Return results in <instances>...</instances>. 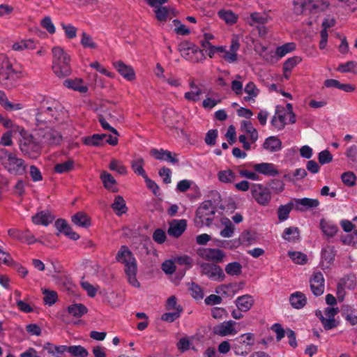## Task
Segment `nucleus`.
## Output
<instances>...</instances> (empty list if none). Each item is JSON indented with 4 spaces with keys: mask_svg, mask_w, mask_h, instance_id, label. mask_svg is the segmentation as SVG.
<instances>
[{
    "mask_svg": "<svg viewBox=\"0 0 357 357\" xmlns=\"http://www.w3.org/2000/svg\"><path fill=\"white\" fill-rule=\"evenodd\" d=\"M116 260L124 265V272L128 282L135 287H139L140 284L136 278L137 273V260L127 246H121L116 253Z\"/></svg>",
    "mask_w": 357,
    "mask_h": 357,
    "instance_id": "1",
    "label": "nucleus"
},
{
    "mask_svg": "<svg viewBox=\"0 0 357 357\" xmlns=\"http://www.w3.org/2000/svg\"><path fill=\"white\" fill-rule=\"evenodd\" d=\"M52 52L53 55L52 70L54 74L60 78L70 75V56L59 46L54 47Z\"/></svg>",
    "mask_w": 357,
    "mask_h": 357,
    "instance_id": "2",
    "label": "nucleus"
},
{
    "mask_svg": "<svg viewBox=\"0 0 357 357\" xmlns=\"http://www.w3.org/2000/svg\"><path fill=\"white\" fill-rule=\"evenodd\" d=\"M216 206L212 201L206 200L197 208L195 218V224L197 227L204 225L210 226L214 219Z\"/></svg>",
    "mask_w": 357,
    "mask_h": 357,
    "instance_id": "3",
    "label": "nucleus"
},
{
    "mask_svg": "<svg viewBox=\"0 0 357 357\" xmlns=\"http://www.w3.org/2000/svg\"><path fill=\"white\" fill-rule=\"evenodd\" d=\"M43 147L36 133L23 136L20 141V149L25 155L32 159H36L42 153Z\"/></svg>",
    "mask_w": 357,
    "mask_h": 357,
    "instance_id": "4",
    "label": "nucleus"
},
{
    "mask_svg": "<svg viewBox=\"0 0 357 357\" xmlns=\"http://www.w3.org/2000/svg\"><path fill=\"white\" fill-rule=\"evenodd\" d=\"M328 4L321 1L311 0H294V12L296 15L317 14L327 9Z\"/></svg>",
    "mask_w": 357,
    "mask_h": 357,
    "instance_id": "5",
    "label": "nucleus"
},
{
    "mask_svg": "<svg viewBox=\"0 0 357 357\" xmlns=\"http://www.w3.org/2000/svg\"><path fill=\"white\" fill-rule=\"evenodd\" d=\"M35 133L43 148L56 146L63 142L61 133L52 127L40 128Z\"/></svg>",
    "mask_w": 357,
    "mask_h": 357,
    "instance_id": "6",
    "label": "nucleus"
},
{
    "mask_svg": "<svg viewBox=\"0 0 357 357\" xmlns=\"http://www.w3.org/2000/svg\"><path fill=\"white\" fill-rule=\"evenodd\" d=\"M15 71L8 59L3 54L0 55V85L10 88L14 84Z\"/></svg>",
    "mask_w": 357,
    "mask_h": 357,
    "instance_id": "7",
    "label": "nucleus"
},
{
    "mask_svg": "<svg viewBox=\"0 0 357 357\" xmlns=\"http://www.w3.org/2000/svg\"><path fill=\"white\" fill-rule=\"evenodd\" d=\"M254 343V334L248 333L237 337L231 345V349L236 355L245 356L251 351Z\"/></svg>",
    "mask_w": 357,
    "mask_h": 357,
    "instance_id": "8",
    "label": "nucleus"
},
{
    "mask_svg": "<svg viewBox=\"0 0 357 357\" xmlns=\"http://www.w3.org/2000/svg\"><path fill=\"white\" fill-rule=\"evenodd\" d=\"M178 50L186 60L199 63L205 59L203 50H199L197 47L188 42L181 43L178 45Z\"/></svg>",
    "mask_w": 357,
    "mask_h": 357,
    "instance_id": "9",
    "label": "nucleus"
},
{
    "mask_svg": "<svg viewBox=\"0 0 357 357\" xmlns=\"http://www.w3.org/2000/svg\"><path fill=\"white\" fill-rule=\"evenodd\" d=\"M250 192L254 199L261 206L268 205L271 200L270 189L261 184H253L251 186Z\"/></svg>",
    "mask_w": 357,
    "mask_h": 357,
    "instance_id": "10",
    "label": "nucleus"
},
{
    "mask_svg": "<svg viewBox=\"0 0 357 357\" xmlns=\"http://www.w3.org/2000/svg\"><path fill=\"white\" fill-rule=\"evenodd\" d=\"M201 268V273L206 275L209 279L221 282L225 278V275L220 266L215 264H209L206 262L198 263Z\"/></svg>",
    "mask_w": 357,
    "mask_h": 357,
    "instance_id": "11",
    "label": "nucleus"
},
{
    "mask_svg": "<svg viewBox=\"0 0 357 357\" xmlns=\"http://www.w3.org/2000/svg\"><path fill=\"white\" fill-rule=\"evenodd\" d=\"M357 285L356 278L354 275H348L341 278L337 287V296L340 301H343L345 296V289L354 290Z\"/></svg>",
    "mask_w": 357,
    "mask_h": 357,
    "instance_id": "12",
    "label": "nucleus"
},
{
    "mask_svg": "<svg viewBox=\"0 0 357 357\" xmlns=\"http://www.w3.org/2000/svg\"><path fill=\"white\" fill-rule=\"evenodd\" d=\"M3 166L10 174L15 175H22L26 171L24 160L14 154L7 161L3 162Z\"/></svg>",
    "mask_w": 357,
    "mask_h": 357,
    "instance_id": "13",
    "label": "nucleus"
},
{
    "mask_svg": "<svg viewBox=\"0 0 357 357\" xmlns=\"http://www.w3.org/2000/svg\"><path fill=\"white\" fill-rule=\"evenodd\" d=\"M197 255L204 260L219 263L223 261L225 253L220 249L200 248L197 250Z\"/></svg>",
    "mask_w": 357,
    "mask_h": 357,
    "instance_id": "14",
    "label": "nucleus"
},
{
    "mask_svg": "<svg viewBox=\"0 0 357 357\" xmlns=\"http://www.w3.org/2000/svg\"><path fill=\"white\" fill-rule=\"evenodd\" d=\"M271 20L272 17L266 12H254L245 18V21L248 24L255 27L260 25H264L268 23Z\"/></svg>",
    "mask_w": 357,
    "mask_h": 357,
    "instance_id": "15",
    "label": "nucleus"
},
{
    "mask_svg": "<svg viewBox=\"0 0 357 357\" xmlns=\"http://www.w3.org/2000/svg\"><path fill=\"white\" fill-rule=\"evenodd\" d=\"M236 322L231 320L224 321L213 327V333L215 335L225 337L230 335H236L237 331L235 329Z\"/></svg>",
    "mask_w": 357,
    "mask_h": 357,
    "instance_id": "16",
    "label": "nucleus"
},
{
    "mask_svg": "<svg viewBox=\"0 0 357 357\" xmlns=\"http://www.w3.org/2000/svg\"><path fill=\"white\" fill-rule=\"evenodd\" d=\"M310 282V289L314 296H319L323 294L324 291V278L321 272L314 273Z\"/></svg>",
    "mask_w": 357,
    "mask_h": 357,
    "instance_id": "17",
    "label": "nucleus"
},
{
    "mask_svg": "<svg viewBox=\"0 0 357 357\" xmlns=\"http://www.w3.org/2000/svg\"><path fill=\"white\" fill-rule=\"evenodd\" d=\"M294 202L295 209L300 211L316 208L319 205V202L317 199H294Z\"/></svg>",
    "mask_w": 357,
    "mask_h": 357,
    "instance_id": "18",
    "label": "nucleus"
},
{
    "mask_svg": "<svg viewBox=\"0 0 357 357\" xmlns=\"http://www.w3.org/2000/svg\"><path fill=\"white\" fill-rule=\"evenodd\" d=\"M187 222L185 220H174L169 223L167 233L175 238L179 237L185 230Z\"/></svg>",
    "mask_w": 357,
    "mask_h": 357,
    "instance_id": "19",
    "label": "nucleus"
},
{
    "mask_svg": "<svg viewBox=\"0 0 357 357\" xmlns=\"http://www.w3.org/2000/svg\"><path fill=\"white\" fill-rule=\"evenodd\" d=\"M114 66L126 79L132 81L135 79V73L132 66L126 65L121 61L114 63Z\"/></svg>",
    "mask_w": 357,
    "mask_h": 357,
    "instance_id": "20",
    "label": "nucleus"
},
{
    "mask_svg": "<svg viewBox=\"0 0 357 357\" xmlns=\"http://www.w3.org/2000/svg\"><path fill=\"white\" fill-rule=\"evenodd\" d=\"M240 47L238 40L233 38L231 42L229 50H227L222 56L223 59L229 63H234L238 60L237 51Z\"/></svg>",
    "mask_w": 357,
    "mask_h": 357,
    "instance_id": "21",
    "label": "nucleus"
},
{
    "mask_svg": "<svg viewBox=\"0 0 357 357\" xmlns=\"http://www.w3.org/2000/svg\"><path fill=\"white\" fill-rule=\"evenodd\" d=\"M285 115L284 109L282 107H277L275 115L271 121L272 126L279 130H282L286 125Z\"/></svg>",
    "mask_w": 357,
    "mask_h": 357,
    "instance_id": "22",
    "label": "nucleus"
},
{
    "mask_svg": "<svg viewBox=\"0 0 357 357\" xmlns=\"http://www.w3.org/2000/svg\"><path fill=\"white\" fill-rule=\"evenodd\" d=\"M252 167L255 171L266 176H273L278 174V171L275 169V165L272 163L262 162L254 164Z\"/></svg>",
    "mask_w": 357,
    "mask_h": 357,
    "instance_id": "23",
    "label": "nucleus"
},
{
    "mask_svg": "<svg viewBox=\"0 0 357 357\" xmlns=\"http://www.w3.org/2000/svg\"><path fill=\"white\" fill-rule=\"evenodd\" d=\"M54 218L48 211H42L32 217V221L36 225L47 226L54 220Z\"/></svg>",
    "mask_w": 357,
    "mask_h": 357,
    "instance_id": "24",
    "label": "nucleus"
},
{
    "mask_svg": "<svg viewBox=\"0 0 357 357\" xmlns=\"http://www.w3.org/2000/svg\"><path fill=\"white\" fill-rule=\"evenodd\" d=\"M189 86L191 91L185 93L184 98L190 102H197L199 100V96L202 94V90L196 84L195 79L189 80Z\"/></svg>",
    "mask_w": 357,
    "mask_h": 357,
    "instance_id": "25",
    "label": "nucleus"
},
{
    "mask_svg": "<svg viewBox=\"0 0 357 357\" xmlns=\"http://www.w3.org/2000/svg\"><path fill=\"white\" fill-rule=\"evenodd\" d=\"M342 317L351 326L357 325V310L349 305H343L341 307Z\"/></svg>",
    "mask_w": 357,
    "mask_h": 357,
    "instance_id": "26",
    "label": "nucleus"
},
{
    "mask_svg": "<svg viewBox=\"0 0 357 357\" xmlns=\"http://www.w3.org/2000/svg\"><path fill=\"white\" fill-rule=\"evenodd\" d=\"M235 304L238 310L247 312L252 307L254 299L252 296L245 294L238 297L235 301Z\"/></svg>",
    "mask_w": 357,
    "mask_h": 357,
    "instance_id": "27",
    "label": "nucleus"
},
{
    "mask_svg": "<svg viewBox=\"0 0 357 357\" xmlns=\"http://www.w3.org/2000/svg\"><path fill=\"white\" fill-rule=\"evenodd\" d=\"M179 119L180 116L174 109L169 108L165 110L164 121L168 127L177 130L176 125L179 122Z\"/></svg>",
    "mask_w": 357,
    "mask_h": 357,
    "instance_id": "28",
    "label": "nucleus"
},
{
    "mask_svg": "<svg viewBox=\"0 0 357 357\" xmlns=\"http://www.w3.org/2000/svg\"><path fill=\"white\" fill-rule=\"evenodd\" d=\"M289 301L293 307L301 309L305 305L307 300L304 294L296 291L290 296Z\"/></svg>",
    "mask_w": 357,
    "mask_h": 357,
    "instance_id": "29",
    "label": "nucleus"
},
{
    "mask_svg": "<svg viewBox=\"0 0 357 357\" xmlns=\"http://www.w3.org/2000/svg\"><path fill=\"white\" fill-rule=\"evenodd\" d=\"M64 85L69 89H72L80 93H86L88 91V87L83 84V80L82 79H66L64 82Z\"/></svg>",
    "mask_w": 357,
    "mask_h": 357,
    "instance_id": "30",
    "label": "nucleus"
},
{
    "mask_svg": "<svg viewBox=\"0 0 357 357\" xmlns=\"http://www.w3.org/2000/svg\"><path fill=\"white\" fill-rule=\"evenodd\" d=\"M112 208L119 216L123 213H126L128 208L126 204V202L122 196L118 195L115 197L113 204L111 206Z\"/></svg>",
    "mask_w": 357,
    "mask_h": 357,
    "instance_id": "31",
    "label": "nucleus"
},
{
    "mask_svg": "<svg viewBox=\"0 0 357 357\" xmlns=\"http://www.w3.org/2000/svg\"><path fill=\"white\" fill-rule=\"evenodd\" d=\"M71 220L75 225L79 227L87 228L91 225L89 218L83 212H78L73 215Z\"/></svg>",
    "mask_w": 357,
    "mask_h": 357,
    "instance_id": "32",
    "label": "nucleus"
},
{
    "mask_svg": "<svg viewBox=\"0 0 357 357\" xmlns=\"http://www.w3.org/2000/svg\"><path fill=\"white\" fill-rule=\"evenodd\" d=\"M320 227L323 233L328 237L334 236L338 231V227L336 225L324 220L320 221Z\"/></svg>",
    "mask_w": 357,
    "mask_h": 357,
    "instance_id": "33",
    "label": "nucleus"
},
{
    "mask_svg": "<svg viewBox=\"0 0 357 357\" xmlns=\"http://www.w3.org/2000/svg\"><path fill=\"white\" fill-rule=\"evenodd\" d=\"M281 147L282 142L276 137H269L264 143V148L271 152H276L280 150Z\"/></svg>",
    "mask_w": 357,
    "mask_h": 357,
    "instance_id": "34",
    "label": "nucleus"
},
{
    "mask_svg": "<svg viewBox=\"0 0 357 357\" xmlns=\"http://www.w3.org/2000/svg\"><path fill=\"white\" fill-rule=\"evenodd\" d=\"M144 160L142 157H137L130 162V166L132 171L136 174L144 177L146 175V173L144 169Z\"/></svg>",
    "mask_w": 357,
    "mask_h": 357,
    "instance_id": "35",
    "label": "nucleus"
},
{
    "mask_svg": "<svg viewBox=\"0 0 357 357\" xmlns=\"http://www.w3.org/2000/svg\"><path fill=\"white\" fill-rule=\"evenodd\" d=\"M0 105L6 110H20L23 108L20 103L13 104L7 98L6 93L0 91Z\"/></svg>",
    "mask_w": 357,
    "mask_h": 357,
    "instance_id": "36",
    "label": "nucleus"
},
{
    "mask_svg": "<svg viewBox=\"0 0 357 357\" xmlns=\"http://www.w3.org/2000/svg\"><path fill=\"white\" fill-rule=\"evenodd\" d=\"M67 310L70 314L75 317H81L87 312V308L82 303H75L68 307Z\"/></svg>",
    "mask_w": 357,
    "mask_h": 357,
    "instance_id": "37",
    "label": "nucleus"
},
{
    "mask_svg": "<svg viewBox=\"0 0 357 357\" xmlns=\"http://www.w3.org/2000/svg\"><path fill=\"white\" fill-rule=\"evenodd\" d=\"M255 241L253 235L249 231H244L241 233L238 239L234 240L233 246H240L241 244L250 245Z\"/></svg>",
    "mask_w": 357,
    "mask_h": 357,
    "instance_id": "38",
    "label": "nucleus"
},
{
    "mask_svg": "<svg viewBox=\"0 0 357 357\" xmlns=\"http://www.w3.org/2000/svg\"><path fill=\"white\" fill-rule=\"evenodd\" d=\"M100 178L105 188L110 190L113 192H117V188L114 187V185L116 183V180L110 174L107 172H103L101 174Z\"/></svg>",
    "mask_w": 357,
    "mask_h": 357,
    "instance_id": "39",
    "label": "nucleus"
},
{
    "mask_svg": "<svg viewBox=\"0 0 357 357\" xmlns=\"http://www.w3.org/2000/svg\"><path fill=\"white\" fill-rule=\"evenodd\" d=\"M49 112L46 109L38 111L36 114V125L40 128L45 126L47 123H51L48 117Z\"/></svg>",
    "mask_w": 357,
    "mask_h": 357,
    "instance_id": "40",
    "label": "nucleus"
},
{
    "mask_svg": "<svg viewBox=\"0 0 357 357\" xmlns=\"http://www.w3.org/2000/svg\"><path fill=\"white\" fill-rule=\"evenodd\" d=\"M74 160L69 159L66 162L58 163L54 166V171L59 174L68 173L74 169Z\"/></svg>",
    "mask_w": 357,
    "mask_h": 357,
    "instance_id": "41",
    "label": "nucleus"
},
{
    "mask_svg": "<svg viewBox=\"0 0 357 357\" xmlns=\"http://www.w3.org/2000/svg\"><path fill=\"white\" fill-rule=\"evenodd\" d=\"M293 207H294V200L286 205L280 206L278 210V219L280 221L286 220Z\"/></svg>",
    "mask_w": 357,
    "mask_h": 357,
    "instance_id": "42",
    "label": "nucleus"
},
{
    "mask_svg": "<svg viewBox=\"0 0 357 357\" xmlns=\"http://www.w3.org/2000/svg\"><path fill=\"white\" fill-rule=\"evenodd\" d=\"M67 352L74 357H87L88 351L81 345L68 347Z\"/></svg>",
    "mask_w": 357,
    "mask_h": 357,
    "instance_id": "43",
    "label": "nucleus"
},
{
    "mask_svg": "<svg viewBox=\"0 0 357 357\" xmlns=\"http://www.w3.org/2000/svg\"><path fill=\"white\" fill-rule=\"evenodd\" d=\"M218 177L220 181L225 183H231L236 180V175L231 169L220 171Z\"/></svg>",
    "mask_w": 357,
    "mask_h": 357,
    "instance_id": "44",
    "label": "nucleus"
},
{
    "mask_svg": "<svg viewBox=\"0 0 357 357\" xmlns=\"http://www.w3.org/2000/svg\"><path fill=\"white\" fill-rule=\"evenodd\" d=\"M242 128L243 130L250 134V140L252 142H255L258 139V132L257 130L252 126V124L250 121H243L242 122Z\"/></svg>",
    "mask_w": 357,
    "mask_h": 357,
    "instance_id": "45",
    "label": "nucleus"
},
{
    "mask_svg": "<svg viewBox=\"0 0 357 357\" xmlns=\"http://www.w3.org/2000/svg\"><path fill=\"white\" fill-rule=\"evenodd\" d=\"M349 159V164L352 168L357 169V146H349L345 153Z\"/></svg>",
    "mask_w": 357,
    "mask_h": 357,
    "instance_id": "46",
    "label": "nucleus"
},
{
    "mask_svg": "<svg viewBox=\"0 0 357 357\" xmlns=\"http://www.w3.org/2000/svg\"><path fill=\"white\" fill-rule=\"evenodd\" d=\"M172 12V9L166 6L158 7L155 10V17L160 22L166 21Z\"/></svg>",
    "mask_w": 357,
    "mask_h": 357,
    "instance_id": "47",
    "label": "nucleus"
},
{
    "mask_svg": "<svg viewBox=\"0 0 357 357\" xmlns=\"http://www.w3.org/2000/svg\"><path fill=\"white\" fill-rule=\"evenodd\" d=\"M283 238L289 241H295L299 238V231L297 227H288L283 233Z\"/></svg>",
    "mask_w": 357,
    "mask_h": 357,
    "instance_id": "48",
    "label": "nucleus"
},
{
    "mask_svg": "<svg viewBox=\"0 0 357 357\" xmlns=\"http://www.w3.org/2000/svg\"><path fill=\"white\" fill-rule=\"evenodd\" d=\"M288 255L294 263L298 264H305L307 261V255L301 252L289 251Z\"/></svg>",
    "mask_w": 357,
    "mask_h": 357,
    "instance_id": "49",
    "label": "nucleus"
},
{
    "mask_svg": "<svg viewBox=\"0 0 357 357\" xmlns=\"http://www.w3.org/2000/svg\"><path fill=\"white\" fill-rule=\"evenodd\" d=\"M35 48L36 45L32 40H22L13 45V49L15 51H22L25 49L33 50Z\"/></svg>",
    "mask_w": 357,
    "mask_h": 357,
    "instance_id": "50",
    "label": "nucleus"
},
{
    "mask_svg": "<svg viewBox=\"0 0 357 357\" xmlns=\"http://www.w3.org/2000/svg\"><path fill=\"white\" fill-rule=\"evenodd\" d=\"M219 17L223 20L227 24H234L237 20V16L229 10H220L218 12Z\"/></svg>",
    "mask_w": 357,
    "mask_h": 357,
    "instance_id": "51",
    "label": "nucleus"
},
{
    "mask_svg": "<svg viewBox=\"0 0 357 357\" xmlns=\"http://www.w3.org/2000/svg\"><path fill=\"white\" fill-rule=\"evenodd\" d=\"M242 266L238 262H231L225 266V271L229 275H238L241 273Z\"/></svg>",
    "mask_w": 357,
    "mask_h": 357,
    "instance_id": "52",
    "label": "nucleus"
},
{
    "mask_svg": "<svg viewBox=\"0 0 357 357\" xmlns=\"http://www.w3.org/2000/svg\"><path fill=\"white\" fill-rule=\"evenodd\" d=\"M225 228L220 231V236L223 238H230L234 234L235 227L229 219H226Z\"/></svg>",
    "mask_w": 357,
    "mask_h": 357,
    "instance_id": "53",
    "label": "nucleus"
},
{
    "mask_svg": "<svg viewBox=\"0 0 357 357\" xmlns=\"http://www.w3.org/2000/svg\"><path fill=\"white\" fill-rule=\"evenodd\" d=\"M83 142L85 145L91 146H103V142L100 140L98 134H94L92 136L84 137L83 139Z\"/></svg>",
    "mask_w": 357,
    "mask_h": 357,
    "instance_id": "54",
    "label": "nucleus"
},
{
    "mask_svg": "<svg viewBox=\"0 0 357 357\" xmlns=\"http://www.w3.org/2000/svg\"><path fill=\"white\" fill-rule=\"evenodd\" d=\"M109 168L112 171L117 172L119 174L126 175L127 174L126 167L119 160H112Z\"/></svg>",
    "mask_w": 357,
    "mask_h": 357,
    "instance_id": "55",
    "label": "nucleus"
},
{
    "mask_svg": "<svg viewBox=\"0 0 357 357\" xmlns=\"http://www.w3.org/2000/svg\"><path fill=\"white\" fill-rule=\"evenodd\" d=\"M44 294L43 301L45 304L52 305L54 304L57 300V294L54 291H50L47 289L43 290Z\"/></svg>",
    "mask_w": 357,
    "mask_h": 357,
    "instance_id": "56",
    "label": "nucleus"
},
{
    "mask_svg": "<svg viewBox=\"0 0 357 357\" xmlns=\"http://www.w3.org/2000/svg\"><path fill=\"white\" fill-rule=\"evenodd\" d=\"M319 319L321 320L325 330H331L337 327L339 324V321L335 318H328L324 317V315H321V317H319Z\"/></svg>",
    "mask_w": 357,
    "mask_h": 357,
    "instance_id": "57",
    "label": "nucleus"
},
{
    "mask_svg": "<svg viewBox=\"0 0 357 357\" xmlns=\"http://www.w3.org/2000/svg\"><path fill=\"white\" fill-rule=\"evenodd\" d=\"M296 47V45L294 43H286L282 46L278 47L276 49L275 54L279 57H282L286 55L287 53L293 51Z\"/></svg>",
    "mask_w": 357,
    "mask_h": 357,
    "instance_id": "58",
    "label": "nucleus"
},
{
    "mask_svg": "<svg viewBox=\"0 0 357 357\" xmlns=\"http://www.w3.org/2000/svg\"><path fill=\"white\" fill-rule=\"evenodd\" d=\"M357 66V63L354 61H348L345 63H341L337 67V70L341 73H354Z\"/></svg>",
    "mask_w": 357,
    "mask_h": 357,
    "instance_id": "59",
    "label": "nucleus"
},
{
    "mask_svg": "<svg viewBox=\"0 0 357 357\" xmlns=\"http://www.w3.org/2000/svg\"><path fill=\"white\" fill-rule=\"evenodd\" d=\"M335 256V248L331 245H327L322 250V257L328 261V263H331L333 261Z\"/></svg>",
    "mask_w": 357,
    "mask_h": 357,
    "instance_id": "60",
    "label": "nucleus"
},
{
    "mask_svg": "<svg viewBox=\"0 0 357 357\" xmlns=\"http://www.w3.org/2000/svg\"><path fill=\"white\" fill-rule=\"evenodd\" d=\"M80 43L84 47H88L91 49L97 48V45L93 41L92 37L85 32L82 33V39Z\"/></svg>",
    "mask_w": 357,
    "mask_h": 357,
    "instance_id": "61",
    "label": "nucleus"
},
{
    "mask_svg": "<svg viewBox=\"0 0 357 357\" xmlns=\"http://www.w3.org/2000/svg\"><path fill=\"white\" fill-rule=\"evenodd\" d=\"M245 92L248 94V97H244V100L248 101L258 95V90L255 84L252 82L247 84L244 89Z\"/></svg>",
    "mask_w": 357,
    "mask_h": 357,
    "instance_id": "62",
    "label": "nucleus"
},
{
    "mask_svg": "<svg viewBox=\"0 0 357 357\" xmlns=\"http://www.w3.org/2000/svg\"><path fill=\"white\" fill-rule=\"evenodd\" d=\"M301 61L298 56L288 59L283 64L284 73L291 72V70Z\"/></svg>",
    "mask_w": 357,
    "mask_h": 357,
    "instance_id": "63",
    "label": "nucleus"
},
{
    "mask_svg": "<svg viewBox=\"0 0 357 357\" xmlns=\"http://www.w3.org/2000/svg\"><path fill=\"white\" fill-rule=\"evenodd\" d=\"M47 111L49 112L48 117L50 119L51 123L54 121H58L61 119L62 115L61 111H59L56 107H48L46 108Z\"/></svg>",
    "mask_w": 357,
    "mask_h": 357,
    "instance_id": "64",
    "label": "nucleus"
}]
</instances>
